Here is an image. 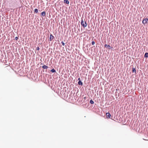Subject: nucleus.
I'll use <instances>...</instances> for the list:
<instances>
[{
	"instance_id": "1",
	"label": "nucleus",
	"mask_w": 148,
	"mask_h": 148,
	"mask_svg": "<svg viewBox=\"0 0 148 148\" xmlns=\"http://www.w3.org/2000/svg\"><path fill=\"white\" fill-rule=\"evenodd\" d=\"M81 25L84 27H86L87 25L86 22L85 21L84 23L83 19L82 18H81Z\"/></svg>"
},
{
	"instance_id": "2",
	"label": "nucleus",
	"mask_w": 148,
	"mask_h": 148,
	"mask_svg": "<svg viewBox=\"0 0 148 148\" xmlns=\"http://www.w3.org/2000/svg\"><path fill=\"white\" fill-rule=\"evenodd\" d=\"M148 18H144L143 20L142 23L144 25H145V24H147L148 23Z\"/></svg>"
},
{
	"instance_id": "3",
	"label": "nucleus",
	"mask_w": 148,
	"mask_h": 148,
	"mask_svg": "<svg viewBox=\"0 0 148 148\" xmlns=\"http://www.w3.org/2000/svg\"><path fill=\"white\" fill-rule=\"evenodd\" d=\"M54 38V37L52 35V34H51L50 35V38H49V40L50 41H51Z\"/></svg>"
},
{
	"instance_id": "4",
	"label": "nucleus",
	"mask_w": 148,
	"mask_h": 148,
	"mask_svg": "<svg viewBox=\"0 0 148 148\" xmlns=\"http://www.w3.org/2000/svg\"><path fill=\"white\" fill-rule=\"evenodd\" d=\"M111 116V115L109 112H108L106 113V116L107 118H110Z\"/></svg>"
},
{
	"instance_id": "5",
	"label": "nucleus",
	"mask_w": 148,
	"mask_h": 148,
	"mask_svg": "<svg viewBox=\"0 0 148 148\" xmlns=\"http://www.w3.org/2000/svg\"><path fill=\"white\" fill-rule=\"evenodd\" d=\"M64 3L68 4L69 3V1L68 0H64Z\"/></svg>"
},
{
	"instance_id": "6",
	"label": "nucleus",
	"mask_w": 148,
	"mask_h": 148,
	"mask_svg": "<svg viewBox=\"0 0 148 148\" xmlns=\"http://www.w3.org/2000/svg\"><path fill=\"white\" fill-rule=\"evenodd\" d=\"M41 15L42 16H45L46 15V13L45 11H44L41 13Z\"/></svg>"
},
{
	"instance_id": "7",
	"label": "nucleus",
	"mask_w": 148,
	"mask_h": 148,
	"mask_svg": "<svg viewBox=\"0 0 148 148\" xmlns=\"http://www.w3.org/2000/svg\"><path fill=\"white\" fill-rule=\"evenodd\" d=\"M42 68L44 69H47L48 68V66L45 65H44L42 66Z\"/></svg>"
},
{
	"instance_id": "8",
	"label": "nucleus",
	"mask_w": 148,
	"mask_h": 148,
	"mask_svg": "<svg viewBox=\"0 0 148 148\" xmlns=\"http://www.w3.org/2000/svg\"><path fill=\"white\" fill-rule=\"evenodd\" d=\"M132 71L133 73L134 72L135 73H136V68H133L132 69Z\"/></svg>"
},
{
	"instance_id": "9",
	"label": "nucleus",
	"mask_w": 148,
	"mask_h": 148,
	"mask_svg": "<svg viewBox=\"0 0 148 148\" xmlns=\"http://www.w3.org/2000/svg\"><path fill=\"white\" fill-rule=\"evenodd\" d=\"M78 85H83V83L81 81H79L78 82Z\"/></svg>"
},
{
	"instance_id": "10",
	"label": "nucleus",
	"mask_w": 148,
	"mask_h": 148,
	"mask_svg": "<svg viewBox=\"0 0 148 148\" xmlns=\"http://www.w3.org/2000/svg\"><path fill=\"white\" fill-rule=\"evenodd\" d=\"M144 57L145 58H147L148 57V53H146L144 55Z\"/></svg>"
},
{
	"instance_id": "11",
	"label": "nucleus",
	"mask_w": 148,
	"mask_h": 148,
	"mask_svg": "<svg viewBox=\"0 0 148 148\" xmlns=\"http://www.w3.org/2000/svg\"><path fill=\"white\" fill-rule=\"evenodd\" d=\"M51 71L52 73H55L56 72V70L54 69H53L52 70H51Z\"/></svg>"
},
{
	"instance_id": "12",
	"label": "nucleus",
	"mask_w": 148,
	"mask_h": 148,
	"mask_svg": "<svg viewBox=\"0 0 148 148\" xmlns=\"http://www.w3.org/2000/svg\"><path fill=\"white\" fill-rule=\"evenodd\" d=\"M110 43H109V45H108L107 46V48L108 49H110L111 47L110 45Z\"/></svg>"
},
{
	"instance_id": "13",
	"label": "nucleus",
	"mask_w": 148,
	"mask_h": 148,
	"mask_svg": "<svg viewBox=\"0 0 148 148\" xmlns=\"http://www.w3.org/2000/svg\"><path fill=\"white\" fill-rule=\"evenodd\" d=\"M90 103L91 104H93L94 103V102L93 101V100H92V99H91L90 101Z\"/></svg>"
},
{
	"instance_id": "14",
	"label": "nucleus",
	"mask_w": 148,
	"mask_h": 148,
	"mask_svg": "<svg viewBox=\"0 0 148 148\" xmlns=\"http://www.w3.org/2000/svg\"><path fill=\"white\" fill-rule=\"evenodd\" d=\"M34 12L36 13H37L38 12V10L37 9H34Z\"/></svg>"
},
{
	"instance_id": "15",
	"label": "nucleus",
	"mask_w": 148,
	"mask_h": 148,
	"mask_svg": "<svg viewBox=\"0 0 148 148\" xmlns=\"http://www.w3.org/2000/svg\"><path fill=\"white\" fill-rule=\"evenodd\" d=\"M122 119L121 118V117H120V118L119 119V121H120L121 122L122 121Z\"/></svg>"
},
{
	"instance_id": "16",
	"label": "nucleus",
	"mask_w": 148,
	"mask_h": 148,
	"mask_svg": "<svg viewBox=\"0 0 148 148\" xmlns=\"http://www.w3.org/2000/svg\"><path fill=\"white\" fill-rule=\"evenodd\" d=\"M95 44V42L94 41H92V45H94Z\"/></svg>"
},
{
	"instance_id": "17",
	"label": "nucleus",
	"mask_w": 148,
	"mask_h": 148,
	"mask_svg": "<svg viewBox=\"0 0 148 148\" xmlns=\"http://www.w3.org/2000/svg\"><path fill=\"white\" fill-rule=\"evenodd\" d=\"M36 49L37 50H39L40 49V48H39V47H36Z\"/></svg>"
},
{
	"instance_id": "18",
	"label": "nucleus",
	"mask_w": 148,
	"mask_h": 148,
	"mask_svg": "<svg viewBox=\"0 0 148 148\" xmlns=\"http://www.w3.org/2000/svg\"><path fill=\"white\" fill-rule=\"evenodd\" d=\"M61 43L63 46L65 45V43L63 41L61 42Z\"/></svg>"
},
{
	"instance_id": "19",
	"label": "nucleus",
	"mask_w": 148,
	"mask_h": 148,
	"mask_svg": "<svg viewBox=\"0 0 148 148\" xmlns=\"http://www.w3.org/2000/svg\"><path fill=\"white\" fill-rule=\"evenodd\" d=\"M18 37H15V40H18Z\"/></svg>"
},
{
	"instance_id": "20",
	"label": "nucleus",
	"mask_w": 148,
	"mask_h": 148,
	"mask_svg": "<svg viewBox=\"0 0 148 148\" xmlns=\"http://www.w3.org/2000/svg\"><path fill=\"white\" fill-rule=\"evenodd\" d=\"M107 46H108V45H107V44H105V45H104V47H106V48H107Z\"/></svg>"
},
{
	"instance_id": "21",
	"label": "nucleus",
	"mask_w": 148,
	"mask_h": 148,
	"mask_svg": "<svg viewBox=\"0 0 148 148\" xmlns=\"http://www.w3.org/2000/svg\"><path fill=\"white\" fill-rule=\"evenodd\" d=\"M78 80H79V81H81V80H80V78H79L78 79Z\"/></svg>"
},
{
	"instance_id": "22",
	"label": "nucleus",
	"mask_w": 148,
	"mask_h": 148,
	"mask_svg": "<svg viewBox=\"0 0 148 148\" xmlns=\"http://www.w3.org/2000/svg\"><path fill=\"white\" fill-rule=\"evenodd\" d=\"M106 95H108V94H107V93H106Z\"/></svg>"
}]
</instances>
